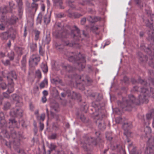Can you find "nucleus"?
Here are the masks:
<instances>
[{
	"instance_id": "5",
	"label": "nucleus",
	"mask_w": 154,
	"mask_h": 154,
	"mask_svg": "<svg viewBox=\"0 0 154 154\" xmlns=\"http://www.w3.org/2000/svg\"><path fill=\"white\" fill-rule=\"evenodd\" d=\"M116 122L118 124L123 123V128L125 131L124 134L127 138V141L129 142L130 140L128 139L129 137H132V134L129 131V129L132 127L131 122L127 123L126 119L122 118L121 117H117L116 118Z\"/></svg>"
},
{
	"instance_id": "41",
	"label": "nucleus",
	"mask_w": 154,
	"mask_h": 154,
	"mask_svg": "<svg viewBox=\"0 0 154 154\" xmlns=\"http://www.w3.org/2000/svg\"><path fill=\"white\" fill-rule=\"evenodd\" d=\"M73 2V1H68L67 2V4L68 6L71 8H75V6L74 5L72 4V3Z\"/></svg>"
},
{
	"instance_id": "48",
	"label": "nucleus",
	"mask_w": 154,
	"mask_h": 154,
	"mask_svg": "<svg viewBox=\"0 0 154 154\" xmlns=\"http://www.w3.org/2000/svg\"><path fill=\"white\" fill-rule=\"evenodd\" d=\"M82 108L83 111L86 112L87 110L88 109V106L84 104L82 106Z\"/></svg>"
},
{
	"instance_id": "16",
	"label": "nucleus",
	"mask_w": 154,
	"mask_h": 154,
	"mask_svg": "<svg viewBox=\"0 0 154 154\" xmlns=\"http://www.w3.org/2000/svg\"><path fill=\"white\" fill-rule=\"evenodd\" d=\"M54 5L59 7L60 8L63 9L64 7L63 5V2L62 0H54Z\"/></svg>"
},
{
	"instance_id": "60",
	"label": "nucleus",
	"mask_w": 154,
	"mask_h": 154,
	"mask_svg": "<svg viewBox=\"0 0 154 154\" xmlns=\"http://www.w3.org/2000/svg\"><path fill=\"white\" fill-rule=\"evenodd\" d=\"M5 119L4 115L2 112H0V119Z\"/></svg>"
},
{
	"instance_id": "8",
	"label": "nucleus",
	"mask_w": 154,
	"mask_h": 154,
	"mask_svg": "<svg viewBox=\"0 0 154 154\" xmlns=\"http://www.w3.org/2000/svg\"><path fill=\"white\" fill-rule=\"evenodd\" d=\"M74 79L77 84H80L82 83V82L86 80L87 82H91V80L87 76L84 75L80 76L75 74L74 75Z\"/></svg>"
},
{
	"instance_id": "35",
	"label": "nucleus",
	"mask_w": 154,
	"mask_h": 154,
	"mask_svg": "<svg viewBox=\"0 0 154 154\" xmlns=\"http://www.w3.org/2000/svg\"><path fill=\"white\" fill-rule=\"evenodd\" d=\"M34 32L35 33V40L37 41L39 38L40 32L38 30H35Z\"/></svg>"
},
{
	"instance_id": "46",
	"label": "nucleus",
	"mask_w": 154,
	"mask_h": 154,
	"mask_svg": "<svg viewBox=\"0 0 154 154\" xmlns=\"http://www.w3.org/2000/svg\"><path fill=\"white\" fill-rule=\"evenodd\" d=\"M39 52L40 54L41 55H43L44 53V51L41 45H39Z\"/></svg>"
},
{
	"instance_id": "51",
	"label": "nucleus",
	"mask_w": 154,
	"mask_h": 154,
	"mask_svg": "<svg viewBox=\"0 0 154 154\" xmlns=\"http://www.w3.org/2000/svg\"><path fill=\"white\" fill-rule=\"evenodd\" d=\"M17 134L14 131H12L11 132V136L13 138H15L16 137Z\"/></svg>"
},
{
	"instance_id": "38",
	"label": "nucleus",
	"mask_w": 154,
	"mask_h": 154,
	"mask_svg": "<svg viewBox=\"0 0 154 154\" xmlns=\"http://www.w3.org/2000/svg\"><path fill=\"white\" fill-rule=\"evenodd\" d=\"M8 7L6 6H5L2 8H0V12L2 14L5 13L8 11L7 9Z\"/></svg>"
},
{
	"instance_id": "1",
	"label": "nucleus",
	"mask_w": 154,
	"mask_h": 154,
	"mask_svg": "<svg viewBox=\"0 0 154 154\" xmlns=\"http://www.w3.org/2000/svg\"><path fill=\"white\" fill-rule=\"evenodd\" d=\"M149 92L148 88V84L146 82L141 80L140 78L138 79V82L140 83L143 86L140 88L137 86L134 87V90L136 91H139L140 93L138 97V99H136L133 95H130L127 97H123L122 102H118V104L120 108H116L115 112L117 113L121 111L120 109L125 110L131 111L134 104L139 105L140 103H147L148 102V97L151 96L154 98V89L152 88L151 86H154V79L150 77L149 79Z\"/></svg>"
},
{
	"instance_id": "43",
	"label": "nucleus",
	"mask_w": 154,
	"mask_h": 154,
	"mask_svg": "<svg viewBox=\"0 0 154 154\" xmlns=\"http://www.w3.org/2000/svg\"><path fill=\"white\" fill-rule=\"evenodd\" d=\"M45 118V113L42 114L40 117L39 119V122H43L44 121Z\"/></svg>"
},
{
	"instance_id": "32",
	"label": "nucleus",
	"mask_w": 154,
	"mask_h": 154,
	"mask_svg": "<svg viewBox=\"0 0 154 154\" xmlns=\"http://www.w3.org/2000/svg\"><path fill=\"white\" fill-rule=\"evenodd\" d=\"M38 7V4L35 3L33 2L31 5V8L34 10L35 12Z\"/></svg>"
},
{
	"instance_id": "45",
	"label": "nucleus",
	"mask_w": 154,
	"mask_h": 154,
	"mask_svg": "<svg viewBox=\"0 0 154 154\" xmlns=\"http://www.w3.org/2000/svg\"><path fill=\"white\" fill-rule=\"evenodd\" d=\"M9 94L8 92L7 91L5 92H4L3 93V97L5 98H9L10 97L9 94Z\"/></svg>"
},
{
	"instance_id": "29",
	"label": "nucleus",
	"mask_w": 154,
	"mask_h": 154,
	"mask_svg": "<svg viewBox=\"0 0 154 154\" xmlns=\"http://www.w3.org/2000/svg\"><path fill=\"white\" fill-rule=\"evenodd\" d=\"M15 49L18 55H21L22 54L23 49L22 48L17 47L15 48Z\"/></svg>"
},
{
	"instance_id": "14",
	"label": "nucleus",
	"mask_w": 154,
	"mask_h": 154,
	"mask_svg": "<svg viewBox=\"0 0 154 154\" xmlns=\"http://www.w3.org/2000/svg\"><path fill=\"white\" fill-rule=\"evenodd\" d=\"M100 12V14L102 16L101 17H97V22H100L101 25V26H103V23L104 22V17L103 16L104 14V11L103 9L102 8L101 10L99 11Z\"/></svg>"
},
{
	"instance_id": "62",
	"label": "nucleus",
	"mask_w": 154,
	"mask_h": 154,
	"mask_svg": "<svg viewBox=\"0 0 154 154\" xmlns=\"http://www.w3.org/2000/svg\"><path fill=\"white\" fill-rule=\"evenodd\" d=\"M50 41V38L49 37L47 36L46 37L45 42L46 44H48Z\"/></svg>"
},
{
	"instance_id": "42",
	"label": "nucleus",
	"mask_w": 154,
	"mask_h": 154,
	"mask_svg": "<svg viewBox=\"0 0 154 154\" xmlns=\"http://www.w3.org/2000/svg\"><path fill=\"white\" fill-rule=\"evenodd\" d=\"M73 2V1H68L67 2V4L68 6L71 8H75V6L74 5L72 4V3Z\"/></svg>"
},
{
	"instance_id": "37",
	"label": "nucleus",
	"mask_w": 154,
	"mask_h": 154,
	"mask_svg": "<svg viewBox=\"0 0 154 154\" xmlns=\"http://www.w3.org/2000/svg\"><path fill=\"white\" fill-rule=\"evenodd\" d=\"M48 83L47 80L46 79H45L43 81L41 82L40 85V88H42L45 87V84H47Z\"/></svg>"
},
{
	"instance_id": "59",
	"label": "nucleus",
	"mask_w": 154,
	"mask_h": 154,
	"mask_svg": "<svg viewBox=\"0 0 154 154\" xmlns=\"http://www.w3.org/2000/svg\"><path fill=\"white\" fill-rule=\"evenodd\" d=\"M141 150L139 149L134 152L133 153V154H141Z\"/></svg>"
},
{
	"instance_id": "53",
	"label": "nucleus",
	"mask_w": 154,
	"mask_h": 154,
	"mask_svg": "<svg viewBox=\"0 0 154 154\" xmlns=\"http://www.w3.org/2000/svg\"><path fill=\"white\" fill-rule=\"evenodd\" d=\"M39 127H40V130L41 131H42L43 130L44 128V125L43 123V122H39Z\"/></svg>"
},
{
	"instance_id": "58",
	"label": "nucleus",
	"mask_w": 154,
	"mask_h": 154,
	"mask_svg": "<svg viewBox=\"0 0 154 154\" xmlns=\"http://www.w3.org/2000/svg\"><path fill=\"white\" fill-rule=\"evenodd\" d=\"M86 18L85 17L82 18L81 20V23L82 25H84L86 22Z\"/></svg>"
},
{
	"instance_id": "49",
	"label": "nucleus",
	"mask_w": 154,
	"mask_h": 154,
	"mask_svg": "<svg viewBox=\"0 0 154 154\" xmlns=\"http://www.w3.org/2000/svg\"><path fill=\"white\" fill-rule=\"evenodd\" d=\"M57 135L56 134H53L49 137V138L50 139H55L57 137Z\"/></svg>"
},
{
	"instance_id": "33",
	"label": "nucleus",
	"mask_w": 154,
	"mask_h": 154,
	"mask_svg": "<svg viewBox=\"0 0 154 154\" xmlns=\"http://www.w3.org/2000/svg\"><path fill=\"white\" fill-rule=\"evenodd\" d=\"M50 20L49 19V16L48 15H46L44 17V22L46 24H48L50 22Z\"/></svg>"
},
{
	"instance_id": "10",
	"label": "nucleus",
	"mask_w": 154,
	"mask_h": 154,
	"mask_svg": "<svg viewBox=\"0 0 154 154\" xmlns=\"http://www.w3.org/2000/svg\"><path fill=\"white\" fill-rule=\"evenodd\" d=\"M40 60V57L36 54H33L29 60L30 65L32 66H36Z\"/></svg>"
},
{
	"instance_id": "20",
	"label": "nucleus",
	"mask_w": 154,
	"mask_h": 154,
	"mask_svg": "<svg viewBox=\"0 0 154 154\" xmlns=\"http://www.w3.org/2000/svg\"><path fill=\"white\" fill-rule=\"evenodd\" d=\"M26 56H25L23 57L22 60L21 61V68L24 72H25L26 69Z\"/></svg>"
},
{
	"instance_id": "11",
	"label": "nucleus",
	"mask_w": 154,
	"mask_h": 154,
	"mask_svg": "<svg viewBox=\"0 0 154 154\" xmlns=\"http://www.w3.org/2000/svg\"><path fill=\"white\" fill-rule=\"evenodd\" d=\"M23 111L20 108H16L11 112V115L14 117H22Z\"/></svg>"
},
{
	"instance_id": "55",
	"label": "nucleus",
	"mask_w": 154,
	"mask_h": 154,
	"mask_svg": "<svg viewBox=\"0 0 154 154\" xmlns=\"http://www.w3.org/2000/svg\"><path fill=\"white\" fill-rule=\"evenodd\" d=\"M9 5L10 8V11H11L12 10V9L13 8V6L14 5V4L13 3V2H10L9 3Z\"/></svg>"
},
{
	"instance_id": "3",
	"label": "nucleus",
	"mask_w": 154,
	"mask_h": 154,
	"mask_svg": "<svg viewBox=\"0 0 154 154\" xmlns=\"http://www.w3.org/2000/svg\"><path fill=\"white\" fill-rule=\"evenodd\" d=\"M146 23V25L150 28V30L148 33V39L152 42V44L151 45L149 46L146 48L145 46L144 48L142 46H141V47L148 54L149 59V65L153 68L152 70H154V27H153L154 24L152 22H149V20Z\"/></svg>"
},
{
	"instance_id": "18",
	"label": "nucleus",
	"mask_w": 154,
	"mask_h": 154,
	"mask_svg": "<svg viewBox=\"0 0 154 154\" xmlns=\"http://www.w3.org/2000/svg\"><path fill=\"white\" fill-rule=\"evenodd\" d=\"M69 10L67 11L68 12V16L69 17L77 18L80 17L82 16V15L78 13H72L69 12Z\"/></svg>"
},
{
	"instance_id": "27",
	"label": "nucleus",
	"mask_w": 154,
	"mask_h": 154,
	"mask_svg": "<svg viewBox=\"0 0 154 154\" xmlns=\"http://www.w3.org/2000/svg\"><path fill=\"white\" fill-rule=\"evenodd\" d=\"M41 68L44 72L46 73L48 72V68L47 65L44 63H42L41 65Z\"/></svg>"
},
{
	"instance_id": "31",
	"label": "nucleus",
	"mask_w": 154,
	"mask_h": 154,
	"mask_svg": "<svg viewBox=\"0 0 154 154\" xmlns=\"http://www.w3.org/2000/svg\"><path fill=\"white\" fill-rule=\"evenodd\" d=\"M51 115L54 118H55L57 121H60L59 119V115L57 114H54L52 111H50Z\"/></svg>"
},
{
	"instance_id": "30",
	"label": "nucleus",
	"mask_w": 154,
	"mask_h": 154,
	"mask_svg": "<svg viewBox=\"0 0 154 154\" xmlns=\"http://www.w3.org/2000/svg\"><path fill=\"white\" fill-rule=\"evenodd\" d=\"M30 46L31 50L32 51H34L36 50L37 48V44L36 43H32L30 44Z\"/></svg>"
},
{
	"instance_id": "24",
	"label": "nucleus",
	"mask_w": 154,
	"mask_h": 154,
	"mask_svg": "<svg viewBox=\"0 0 154 154\" xmlns=\"http://www.w3.org/2000/svg\"><path fill=\"white\" fill-rule=\"evenodd\" d=\"M72 97L74 99H77L80 101V98L81 97V95L79 94L73 92L72 94Z\"/></svg>"
},
{
	"instance_id": "6",
	"label": "nucleus",
	"mask_w": 154,
	"mask_h": 154,
	"mask_svg": "<svg viewBox=\"0 0 154 154\" xmlns=\"http://www.w3.org/2000/svg\"><path fill=\"white\" fill-rule=\"evenodd\" d=\"M71 29L70 26H67L65 27L63 30H62L60 31H56L55 32L57 37L62 38L64 45H69V46H71V45L69 44L68 41L66 40V39L68 38L69 36V31Z\"/></svg>"
},
{
	"instance_id": "52",
	"label": "nucleus",
	"mask_w": 154,
	"mask_h": 154,
	"mask_svg": "<svg viewBox=\"0 0 154 154\" xmlns=\"http://www.w3.org/2000/svg\"><path fill=\"white\" fill-rule=\"evenodd\" d=\"M97 31L98 29V28L97 27ZM99 36V38H98V39H101L102 38V34L101 32H100L99 33H98L97 32V38L98 37V36Z\"/></svg>"
},
{
	"instance_id": "56",
	"label": "nucleus",
	"mask_w": 154,
	"mask_h": 154,
	"mask_svg": "<svg viewBox=\"0 0 154 154\" xmlns=\"http://www.w3.org/2000/svg\"><path fill=\"white\" fill-rule=\"evenodd\" d=\"M36 75L39 78H40L41 77V74L40 71L38 70L36 72Z\"/></svg>"
},
{
	"instance_id": "39",
	"label": "nucleus",
	"mask_w": 154,
	"mask_h": 154,
	"mask_svg": "<svg viewBox=\"0 0 154 154\" xmlns=\"http://www.w3.org/2000/svg\"><path fill=\"white\" fill-rule=\"evenodd\" d=\"M92 106L94 108L93 109H91V110H93L94 111V112L91 113L92 114H93L94 113V112H96V103L95 101L93 102L92 103Z\"/></svg>"
},
{
	"instance_id": "9",
	"label": "nucleus",
	"mask_w": 154,
	"mask_h": 154,
	"mask_svg": "<svg viewBox=\"0 0 154 154\" xmlns=\"http://www.w3.org/2000/svg\"><path fill=\"white\" fill-rule=\"evenodd\" d=\"M87 20L91 23L90 29L93 32H95L96 26L95 23L96 21V17L95 16H90L87 17Z\"/></svg>"
},
{
	"instance_id": "57",
	"label": "nucleus",
	"mask_w": 154,
	"mask_h": 154,
	"mask_svg": "<svg viewBox=\"0 0 154 154\" xmlns=\"http://www.w3.org/2000/svg\"><path fill=\"white\" fill-rule=\"evenodd\" d=\"M80 118L83 122H85L86 118L84 115H81L80 116Z\"/></svg>"
},
{
	"instance_id": "13",
	"label": "nucleus",
	"mask_w": 154,
	"mask_h": 154,
	"mask_svg": "<svg viewBox=\"0 0 154 154\" xmlns=\"http://www.w3.org/2000/svg\"><path fill=\"white\" fill-rule=\"evenodd\" d=\"M7 79L8 82H13V79H16L17 78V75L14 71H11L9 72L7 77Z\"/></svg>"
},
{
	"instance_id": "25",
	"label": "nucleus",
	"mask_w": 154,
	"mask_h": 154,
	"mask_svg": "<svg viewBox=\"0 0 154 154\" xmlns=\"http://www.w3.org/2000/svg\"><path fill=\"white\" fill-rule=\"evenodd\" d=\"M0 37L3 40H7L9 37L8 32L2 33L0 35Z\"/></svg>"
},
{
	"instance_id": "26",
	"label": "nucleus",
	"mask_w": 154,
	"mask_h": 154,
	"mask_svg": "<svg viewBox=\"0 0 154 154\" xmlns=\"http://www.w3.org/2000/svg\"><path fill=\"white\" fill-rule=\"evenodd\" d=\"M11 107V104L9 102H6L4 104L3 109L4 110H7L9 109Z\"/></svg>"
},
{
	"instance_id": "23",
	"label": "nucleus",
	"mask_w": 154,
	"mask_h": 154,
	"mask_svg": "<svg viewBox=\"0 0 154 154\" xmlns=\"http://www.w3.org/2000/svg\"><path fill=\"white\" fill-rule=\"evenodd\" d=\"M11 97L13 100L16 102H18L21 100L22 98L19 96L17 95L16 94H14Z\"/></svg>"
},
{
	"instance_id": "28",
	"label": "nucleus",
	"mask_w": 154,
	"mask_h": 154,
	"mask_svg": "<svg viewBox=\"0 0 154 154\" xmlns=\"http://www.w3.org/2000/svg\"><path fill=\"white\" fill-rule=\"evenodd\" d=\"M17 19L18 18L14 16H12L10 20V23L12 24L15 23Z\"/></svg>"
},
{
	"instance_id": "40",
	"label": "nucleus",
	"mask_w": 154,
	"mask_h": 154,
	"mask_svg": "<svg viewBox=\"0 0 154 154\" xmlns=\"http://www.w3.org/2000/svg\"><path fill=\"white\" fill-rule=\"evenodd\" d=\"M73 2V1H68L67 2V4L68 6L71 8H75V6L74 5L72 4V3Z\"/></svg>"
},
{
	"instance_id": "36",
	"label": "nucleus",
	"mask_w": 154,
	"mask_h": 154,
	"mask_svg": "<svg viewBox=\"0 0 154 154\" xmlns=\"http://www.w3.org/2000/svg\"><path fill=\"white\" fill-rule=\"evenodd\" d=\"M0 124L2 127L6 126V122L5 119H0Z\"/></svg>"
},
{
	"instance_id": "44",
	"label": "nucleus",
	"mask_w": 154,
	"mask_h": 154,
	"mask_svg": "<svg viewBox=\"0 0 154 154\" xmlns=\"http://www.w3.org/2000/svg\"><path fill=\"white\" fill-rule=\"evenodd\" d=\"M42 15L41 13H40L38 16L37 18V20L38 22L41 23L42 19Z\"/></svg>"
},
{
	"instance_id": "61",
	"label": "nucleus",
	"mask_w": 154,
	"mask_h": 154,
	"mask_svg": "<svg viewBox=\"0 0 154 154\" xmlns=\"http://www.w3.org/2000/svg\"><path fill=\"white\" fill-rule=\"evenodd\" d=\"M128 78L127 76H124L123 78V81L125 83H128Z\"/></svg>"
},
{
	"instance_id": "63",
	"label": "nucleus",
	"mask_w": 154,
	"mask_h": 154,
	"mask_svg": "<svg viewBox=\"0 0 154 154\" xmlns=\"http://www.w3.org/2000/svg\"><path fill=\"white\" fill-rule=\"evenodd\" d=\"M42 100L43 103L45 102L47 100V99L46 96H43L42 97Z\"/></svg>"
},
{
	"instance_id": "47",
	"label": "nucleus",
	"mask_w": 154,
	"mask_h": 154,
	"mask_svg": "<svg viewBox=\"0 0 154 154\" xmlns=\"http://www.w3.org/2000/svg\"><path fill=\"white\" fill-rule=\"evenodd\" d=\"M148 57H146V56H143V57H141L140 58L139 60L142 62H145L147 60H148Z\"/></svg>"
},
{
	"instance_id": "7",
	"label": "nucleus",
	"mask_w": 154,
	"mask_h": 154,
	"mask_svg": "<svg viewBox=\"0 0 154 154\" xmlns=\"http://www.w3.org/2000/svg\"><path fill=\"white\" fill-rule=\"evenodd\" d=\"M93 139L91 138H86L84 142L81 143L84 149L86 151L90 150L92 149L91 146V143L93 142Z\"/></svg>"
},
{
	"instance_id": "21",
	"label": "nucleus",
	"mask_w": 154,
	"mask_h": 154,
	"mask_svg": "<svg viewBox=\"0 0 154 154\" xmlns=\"http://www.w3.org/2000/svg\"><path fill=\"white\" fill-rule=\"evenodd\" d=\"M51 110L53 112L55 111L56 112H58L59 111V105L57 103H53L51 104Z\"/></svg>"
},
{
	"instance_id": "34",
	"label": "nucleus",
	"mask_w": 154,
	"mask_h": 154,
	"mask_svg": "<svg viewBox=\"0 0 154 154\" xmlns=\"http://www.w3.org/2000/svg\"><path fill=\"white\" fill-rule=\"evenodd\" d=\"M7 85L5 83H0V90H4L6 89Z\"/></svg>"
},
{
	"instance_id": "2",
	"label": "nucleus",
	"mask_w": 154,
	"mask_h": 154,
	"mask_svg": "<svg viewBox=\"0 0 154 154\" xmlns=\"http://www.w3.org/2000/svg\"><path fill=\"white\" fill-rule=\"evenodd\" d=\"M154 114L153 113H147L146 115V119L144 120L145 136H142V137L146 138L151 137L149 138L147 143L145 154H154V138L151 136V130L149 126L150 123V121Z\"/></svg>"
},
{
	"instance_id": "64",
	"label": "nucleus",
	"mask_w": 154,
	"mask_h": 154,
	"mask_svg": "<svg viewBox=\"0 0 154 154\" xmlns=\"http://www.w3.org/2000/svg\"><path fill=\"white\" fill-rule=\"evenodd\" d=\"M64 14H63L60 13L57 14V17L58 18H61L64 17Z\"/></svg>"
},
{
	"instance_id": "4",
	"label": "nucleus",
	"mask_w": 154,
	"mask_h": 154,
	"mask_svg": "<svg viewBox=\"0 0 154 154\" xmlns=\"http://www.w3.org/2000/svg\"><path fill=\"white\" fill-rule=\"evenodd\" d=\"M68 60L75 64L76 68L79 70L85 68L86 60L84 55L79 54L78 55H75L72 52H67L65 54Z\"/></svg>"
},
{
	"instance_id": "19",
	"label": "nucleus",
	"mask_w": 154,
	"mask_h": 154,
	"mask_svg": "<svg viewBox=\"0 0 154 154\" xmlns=\"http://www.w3.org/2000/svg\"><path fill=\"white\" fill-rule=\"evenodd\" d=\"M8 32L9 36L12 39L14 40L15 38V34H16V30L13 29H11Z\"/></svg>"
},
{
	"instance_id": "22",
	"label": "nucleus",
	"mask_w": 154,
	"mask_h": 154,
	"mask_svg": "<svg viewBox=\"0 0 154 154\" xmlns=\"http://www.w3.org/2000/svg\"><path fill=\"white\" fill-rule=\"evenodd\" d=\"M62 67L66 71L68 72H71L73 70L74 68L69 65H63Z\"/></svg>"
},
{
	"instance_id": "54",
	"label": "nucleus",
	"mask_w": 154,
	"mask_h": 154,
	"mask_svg": "<svg viewBox=\"0 0 154 154\" xmlns=\"http://www.w3.org/2000/svg\"><path fill=\"white\" fill-rule=\"evenodd\" d=\"M56 146L54 144H51L50 147V149L51 151H52L53 150H54L56 148Z\"/></svg>"
},
{
	"instance_id": "15",
	"label": "nucleus",
	"mask_w": 154,
	"mask_h": 154,
	"mask_svg": "<svg viewBox=\"0 0 154 154\" xmlns=\"http://www.w3.org/2000/svg\"><path fill=\"white\" fill-rule=\"evenodd\" d=\"M18 7V11L19 15H21L23 12L22 0H16Z\"/></svg>"
},
{
	"instance_id": "17",
	"label": "nucleus",
	"mask_w": 154,
	"mask_h": 154,
	"mask_svg": "<svg viewBox=\"0 0 154 154\" xmlns=\"http://www.w3.org/2000/svg\"><path fill=\"white\" fill-rule=\"evenodd\" d=\"M14 83L13 82H8V89L7 91L9 94L12 93L14 90Z\"/></svg>"
},
{
	"instance_id": "50",
	"label": "nucleus",
	"mask_w": 154,
	"mask_h": 154,
	"mask_svg": "<svg viewBox=\"0 0 154 154\" xmlns=\"http://www.w3.org/2000/svg\"><path fill=\"white\" fill-rule=\"evenodd\" d=\"M23 103L21 101V100L18 102H16V106L17 107H21L23 105Z\"/></svg>"
},
{
	"instance_id": "12",
	"label": "nucleus",
	"mask_w": 154,
	"mask_h": 154,
	"mask_svg": "<svg viewBox=\"0 0 154 154\" xmlns=\"http://www.w3.org/2000/svg\"><path fill=\"white\" fill-rule=\"evenodd\" d=\"M75 28L74 30H71L70 34L71 36L73 38H75V37H80V31L79 29L76 26H74Z\"/></svg>"
}]
</instances>
